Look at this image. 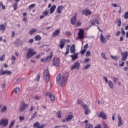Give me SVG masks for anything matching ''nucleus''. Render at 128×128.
Listing matches in <instances>:
<instances>
[{"mask_svg":"<svg viewBox=\"0 0 128 128\" xmlns=\"http://www.w3.org/2000/svg\"><path fill=\"white\" fill-rule=\"evenodd\" d=\"M68 78V76L66 73L64 74L62 76V77L60 74H58V75H57L56 78V84H60V82L61 86H64L66 84Z\"/></svg>","mask_w":128,"mask_h":128,"instance_id":"1","label":"nucleus"},{"mask_svg":"<svg viewBox=\"0 0 128 128\" xmlns=\"http://www.w3.org/2000/svg\"><path fill=\"white\" fill-rule=\"evenodd\" d=\"M50 71H48V69L45 70L43 74V76L46 82H50Z\"/></svg>","mask_w":128,"mask_h":128,"instance_id":"2","label":"nucleus"},{"mask_svg":"<svg viewBox=\"0 0 128 128\" xmlns=\"http://www.w3.org/2000/svg\"><path fill=\"white\" fill-rule=\"evenodd\" d=\"M37 52L34 50L32 48H28V51L26 54V58H30L32 56H34V54H36Z\"/></svg>","mask_w":128,"mask_h":128,"instance_id":"3","label":"nucleus"},{"mask_svg":"<svg viewBox=\"0 0 128 128\" xmlns=\"http://www.w3.org/2000/svg\"><path fill=\"white\" fill-rule=\"evenodd\" d=\"M28 106H30L28 104H26L24 102H23L20 106L19 110L20 112H24V110H26V108H28Z\"/></svg>","mask_w":128,"mask_h":128,"instance_id":"4","label":"nucleus"},{"mask_svg":"<svg viewBox=\"0 0 128 128\" xmlns=\"http://www.w3.org/2000/svg\"><path fill=\"white\" fill-rule=\"evenodd\" d=\"M53 54L54 52H51L49 56H47L46 58H42L41 59V62H50V60H52V56H54Z\"/></svg>","mask_w":128,"mask_h":128,"instance_id":"5","label":"nucleus"},{"mask_svg":"<svg viewBox=\"0 0 128 128\" xmlns=\"http://www.w3.org/2000/svg\"><path fill=\"white\" fill-rule=\"evenodd\" d=\"M78 38L80 40H82L84 38V30L82 29H80L78 33Z\"/></svg>","mask_w":128,"mask_h":128,"instance_id":"6","label":"nucleus"},{"mask_svg":"<svg viewBox=\"0 0 128 128\" xmlns=\"http://www.w3.org/2000/svg\"><path fill=\"white\" fill-rule=\"evenodd\" d=\"M12 72L10 70H4L2 69H1L0 70V76H4V74H8L10 76V74H12Z\"/></svg>","mask_w":128,"mask_h":128,"instance_id":"7","label":"nucleus"},{"mask_svg":"<svg viewBox=\"0 0 128 128\" xmlns=\"http://www.w3.org/2000/svg\"><path fill=\"white\" fill-rule=\"evenodd\" d=\"M80 62H76L74 63V66H72L70 67L71 70H72L76 68V70H80Z\"/></svg>","mask_w":128,"mask_h":128,"instance_id":"8","label":"nucleus"},{"mask_svg":"<svg viewBox=\"0 0 128 128\" xmlns=\"http://www.w3.org/2000/svg\"><path fill=\"white\" fill-rule=\"evenodd\" d=\"M8 124V119H2L0 121V126H6Z\"/></svg>","mask_w":128,"mask_h":128,"instance_id":"9","label":"nucleus"},{"mask_svg":"<svg viewBox=\"0 0 128 128\" xmlns=\"http://www.w3.org/2000/svg\"><path fill=\"white\" fill-rule=\"evenodd\" d=\"M46 96H49L51 102H54L56 100V96L54 94L48 92L46 94Z\"/></svg>","mask_w":128,"mask_h":128,"instance_id":"10","label":"nucleus"},{"mask_svg":"<svg viewBox=\"0 0 128 128\" xmlns=\"http://www.w3.org/2000/svg\"><path fill=\"white\" fill-rule=\"evenodd\" d=\"M45 126H46V124L40 125V122H36L33 125V127L36 128H44Z\"/></svg>","mask_w":128,"mask_h":128,"instance_id":"11","label":"nucleus"},{"mask_svg":"<svg viewBox=\"0 0 128 128\" xmlns=\"http://www.w3.org/2000/svg\"><path fill=\"white\" fill-rule=\"evenodd\" d=\"M60 64V59L56 58H55L53 60V64L55 66H59Z\"/></svg>","mask_w":128,"mask_h":128,"instance_id":"12","label":"nucleus"},{"mask_svg":"<svg viewBox=\"0 0 128 128\" xmlns=\"http://www.w3.org/2000/svg\"><path fill=\"white\" fill-rule=\"evenodd\" d=\"M66 39L64 38H62V39L60 42V45L59 46L60 48H61V50H62V48H64V45L66 44Z\"/></svg>","mask_w":128,"mask_h":128,"instance_id":"13","label":"nucleus"},{"mask_svg":"<svg viewBox=\"0 0 128 128\" xmlns=\"http://www.w3.org/2000/svg\"><path fill=\"white\" fill-rule=\"evenodd\" d=\"M73 118H74V114H69L67 116V118H66L63 120L62 122H70V120H72Z\"/></svg>","mask_w":128,"mask_h":128,"instance_id":"14","label":"nucleus"},{"mask_svg":"<svg viewBox=\"0 0 128 128\" xmlns=\"http://www.w3.org/2000/svg\"><path fill=\"white\" fill-rule=\"evenodd\" d=\"M88 48V44H86L84 46V48L80 50V54L84 55V54H86V52Z\"/></svg>","mask_w":128,"mask_h":128,"instance_id":"15","label":"nucleus"},{"mask_svg":"<svg viewBox=\"0 0 128 128\" xmlns=\"http://www.w3.org/2000/svg\"><path fill=\"white\" fill-rule=\"evenodd\" d=\"M50 12H48V10H45L42 12V15H40V20H42V18H44L45 16H48V14Z\"/></svg>","mask_w":128,"mask_h":128,"instance_id":"16","label":"nucleus"},{"mask_svg":"<svg viewBox=\"0 0 128 128\" xmlns=\"http://www.w3.org/2000/svg\"><path fill=\"white\" fill-rule=\"evenodd\" d=\"M91 24H92V26H96V24H100V20L98 18H94L92 20H91Z\"/></svg>","mask_w":128,"mask_h":128,"instance_id":"17","label":"nucleus"},{"mask_svg":"<svg viewBox=\"0 0 128 128\" xmlns=\"http://www.w3.org/2000/svg\"><path fill=\"white\" fill-rule=\"evenodd\" d=\"M83 108L84 110H85L84 112V114H86V116H88V112H90V110H88V107L86 104H84V106H83Z\"/></svg>","mask_w":128,"mask_h":128,"instance_id":"18","label":"nucleus"},{"mask_svg":"<svg viewBox=\"0 0 128 128\" xmlns=\"http://www.w3.org/2000/svg\"><path fill=\"white\" fill-rule=\"evenodd\" d=\"M98 118H101L103 120H106V116L104 112H100V114H98Z\"/></svg>","mask_w":128,"mask_h":128,"instance_id":"19","label":"nucleus"},{"mask_svg":"<svg viewBox=\"0 0 128 128\" xmlns=\"http://www.w3.org/2000/svg\"><path fill=\"white\" fill-rule=\"evenodd\" d=\"M90 14H92V12L88 10H84L82 12V16H90Z\"/></svg>","mask_w":128,"mask_h":128,"instance_id":"20","label":"nucleus"},{"mask_svg":"<svg viewBox=\"0 0 128 128\" xmlns=\"http://www.w3.org/2000/svg\"><path fill=\"white\" fill-rule=\"evenodd\" d=\"M121 54L122 56V60H126L128 56V52H122Z\"/></svg>","mask_w":128,"mask_h":128,"instance_id":"21","label":"nucleus"},{"mask_svg":"<svg viewBox=\"0 0 128 128\" xmlns=\"http://www.w3.org/2000/svg\"><path fill=\"white\" fill-rule=\"evenodd\" d=\"M76 23V16H72L71 18L70 24H72L73 26H74Z\"/></svg>","mask_w":128,"mask_h":128,"instance_id":"22","label":"nucleus"},{"mask_svg":"<svg viewBox=\"0 0 128 128\" xmlns=\"http://www.w3.org/2000/svg\"><path fill=\"white\" fill-rule=\"evenodd\" d=\"M56 5L52 6L50 8V14H54V10H56Z\"/></svg>","mask_w":128,"mask_h":128,"instance_id":"23","label":"nucleus"},{"mask_svg":"<svg viewBox=\"0 0 128 128\" xmlns=\"http://www.w3.org/2000/svg\"><path fill=\"white\" fill-rule=\"evenodd\" d=\"M118 126H122V117L120 116V115L118 116Z\"/></svg>","mask_w":128,"mask_h":128,"instance_id":"24","label":"nucleus"},{"mask_svg":"<svg viewBox=\"0 0 128 128\" xmlns=\"http://www.w3.org/2000/svg\"><path fill=\"white\" fill-rule=\"evenodd\" d=\"M70 53L74 54H76V48L74 45H72L70 48Z\"/></svg>","mask_w":128,"mask_h":128,"instance_id":"25","label":"nucleus"},{"mask_svg":"<svg viewBox=\"0 0 128 128\" xmlns=\"http://www.w3.org/2000/svg\"><path fill=\"white\" fill-rule=\"evenodd\" d=\"M62 10H64V6H58V8H57L58 14H60L62 12Z\"/></svg>","mask_w":128,"mask_h":128,"instance_id":"26","label":"nucleus"},{"mask_svg":"<svg viewBox=\"0 0 128 128\" xmlns=\"http://www.w3.org/2000/svg\"><path fill=\"white\" fill-rule=\"evenodd\" d=\"M78 54L76 53L74 55H70V58H72V60H76L78 58Z\"/></svg>","mask_w":128,"mask_h":128,"instance_id":"27","label":"nucleus"},{"mask_svg":"<svg viewBox=\"0 0 128 128\" xmlns=\"http://www.w3.org/2000/svg\"><path fill=\"white\" fill-rule=\"evenodd\" d=\"M60 31L59 29L55 30L53 34V36H58V34H60Z\"/></svg>","mask_w":128,"mask_h":128,"instance_id":"28","label":"nucleus"},{"mask_svg":"<svg viewBox=\"0 0 128 128\" xmlns=\"http://www.w3.org/2000/svg\"><path fill=\"white\" fill-rule=\"evenodd\" d=\"M100 41L102 42V44H106V38L102 34H100Z\"/></svg>","mask_w":128,"mask_h":128,"instance_id":"29","label":"nucleus"},{"mask_svg":"<svg viewBox=\"0 0 128 128\" xmlns=\"http://www.w3.org/2000/svg\"><path fill=\"white\" fill-rule=\"evenodd\" d=\"M77 104L80 106H84V100H82L81 99L77 100Z\"/></svg>","mask_w":128,"mask_h":128,"instance_id":"30","label":"nucleus"},{"mask_svg":"<svg viewBox=\"0 0 128 128\" xmlns=\"http://www.w3.org/2000/svg\"><path fill=\"white\" fill-rule=\"evenodd\" d=\"M42 37L40 36V35H36L34 37V40L36 42H40V40H41Z\"/></svg>","mask_w":128,"mask_h":128,"instance_id":"31","label":"nucleus"},{"mask_svg":"<svg viewBox=\"0 0 128 128\" xmlns=\"http://www.w3.org/2000/svg\"><path fill=\"white\" fill-rule=\"evenodd\" d=\"M70 46L68 44L67 48H66V52H65L64 56H68L70 54Z\"/></svg>","mask_w":128,"mask_h":128,"instance_id":"32","label":"nucleus"},{"mask_svg":"<svg viewBox=\"0 0 128 128\" xmlns=\"http://www.w3.org/2000/svg\"><path fill=\"white\" fill-rule=\"evenodd\" d=\"M34 32H36V29L32 28L29 32V34L32 36V34H34Z\"/></svg>","mask_w":128,"mask_h":128,"instance_id":"33","label":"nucleus"},{"mask_svg":"<svg viewBox=\"0 0 128 128\" xmlns=\"http://www.w3.org/2000/svg\"><path fill=\"white\" fill-rule=\"evenodd\" d=\"M108 86L110 88H114V83L112 82V81L109 80L108 82Z\"/></svg>","mask_w":128,"mask_h":128,"instance_id":"34","label":"nucleus"},{"mask_svg":"<svg viewBox=\"0 0 128 128\" xmlns=\"http://www.w3.org/2000/svg\"><path fill=\"white\" fill-rule=\"evenodd\" d=\"M0 30L4 32V30H6V26L4 24H2L0 25Z\"/></svg>","mask_w":128,"mask_h":128,"instance_id":"35","label":"nucleus"},{"mask_svg":"<svg viewBox=\"0 0 128 128\" xmlns=\"http://www.w3.org/2000/svg\"><path fill=\"white\" fill-rule=\"evenodd\" d=\"M8 110V108H6V106H4L0 110V112H6Z\"/></svg>","mask_w":128,"mask_h":128,"instance_id":"36","label":"nucleus"},{"mask_svg":"<svg viewBox=\"0 0 128 128\" xmlns=\"http://www.w3.org/2000/svg\"><path fill=\"white\" fill-rule=\"evenodd\" d=\"M36 116H38V112H36L34 113L32 115L30 120H32L34 118H36Z\"/></svg>","mask_w":128,"mask_h":128,"instance_id":"37","label":"nucleus"},{"mask_svg":"<svg viewBox=\"0 0 128 128\" xmlns=\"http://www.w3.org/2000/svg\"><path fill=\"white\" fill-rule=\"evenodd\" d=\"M6 60V54H3L2 56L0 58V62H4Z\"/></svg>","mask_w":128,"mask_h":128,"instance_id":"38","label":"nucleus"},{"mask_svg":"<svg viewBox=\"0 0 128 128\" xmlns=\"http://www.w3.org/2000/svg\"><path fill=\"white\" fill-rule=\"evenodd\" d=\"M34 6H36V4H32L28 6V10H32V8H34Z\"/></svg>","mask_w":128,"mask_h":128,"instance_id":"39","label":"nucleus"},{"mask_svg":"<svg viewBox=\"0 0 128 128\" xmlns=\"http://www.w3.org/2000/svg\"><path fill=\"white\" fill-rule=\"evenodd\" d=\"M12 8H14V10H16V8H18V4L17 3H14L12 5Z\"/></svg>","mask_w":128,"mask_h":128,"instance_id":"40","label":"nucleus"},{"mask_svg":"<svg viewBox=\"0 0 128 128\" xmlns=\"http://www.w3.org/2000/svg\"><path fill=\"white\" fill-rule=\"evenodd\" d=\"M14 120H13L9 125V128H12V126H14Z\"/></svg>","mask_w":128,"mask_h":128,"instance_id":"41","label":"nucleus"},{"mask_svg":"<svg viewBox=\"0 0 128 128\" xmlns=\"http://www.w3.org/2000/svg\"><path fill=\"white\" fill-rule=\"evenodd\" d=\"M20 88H14V92L16 94L20 92Z\"/></svg>","mask_w":128,"mask_h":128,"instance_id":"42","label":"nucleus"},{"mask_svg":"<svg viewBox=\"0 0 128 128\" xmlns=\"http://www.w3.org/2000/svg\"><path fill=\"white\" fill-rule=\"evenodd\" d=\"M56 114L59 118H62V114L60 113V111H58L56 113Z\"/></svg>","mask_w":128,"mask_h":128,"instance_id":"43","label":"nucleus"},{"mask_svg":"<svg viewBox=\"0 0 128 128\" xmlns=\"http://www.w3.org/2000/svg\"><path fill=\"white\" fill-rule=\"evenodd\" d=\"M124 18L126 20H128V12H126L125 13H124Z\"/></svg>","mask_w":128,"mask_h":128,"instance_id":"44","label":"nucleus"},{"mask_svg":"<svg viewBox=\"0 0 128 128\" xmlns=\"http://www.w3.org/2000/svg\"><path fill=\"white\" fill-rule=\"evenodd\" d=\"M122 34L123 36H126V32H124V28H122Z\"/></svg>","mask_w":128,"mask_h":128,"instance_id":"45","label":"nucleus"},{"mask_svg":"<svg viewBox=\"0 0 128 128\" xmlns=\"http://www.w3.org/2000/svg\"><path fill=\"white\" fill-rule=\"evenodd\" d=\"M117 24H118V26H120L122 24V20H120V18L118 20V22Z\"/></svg>","mask_w":128,"mask_h":128,"instance_id":"46","label":"nucleus"},{"mask_svg":"<svg viewBox=\"0 0 128 128\" xmlns=\"http://www.w3.org/2000/svg\"><path fill=\"white\" fill-rule=\"evenodd\" d=\"M90 64H88V65L84 66V70H88V68H90Z\"/></svg>","mask_w":128,"mask_h":128,"instance_id":"47","label":"nucleus"},{"mask_svg":"<svg viewBox=\"0 0 128 128\" xmlns=\"http://www.w3.org/2000/svg\"><path fill=\"white\" fill-rule=\"evenodd\" d=\"M113 82H114V84H116V82H118V78H116V77H114L113 78Z\"/></svg>","mask_w":128,"mask_h":128,"instance_id":"48","label":"nucleus"},{"mask_svg":"<svg viewBox=\"0 0 128 128\" xmlns=\"http://www.w3.org/2000/svg\"><path fill=\"white\" fill-rule=\"evenodd\" d=\"M110 58H112V60H118V57L116 56H114L111 55Z\"/></svg>","mask_w":128,"mask_h":128,"instance_id":"49","label":"nucleus"},{"mask_svg":"<svg viewBox=\"0 0 128 128\" xmlns=\"http://www.w3.org/2000/svg\"><path fill=\"white\" fill-rule=\"evenodd\" d=\"M103 78H104V80H105L106 84L108 83V78L106 76H104Z\"/></svg>","mask_w":128,"mask_h":128,"instance_id":"50","label":"nucleus"},{"mask_svg":"<svg viewBox=\"0 0 128 128\" xmlns=\"http://www.w3.org/2000/svg\"><path fill=\"white\" fill-rule=\"evenodd\" d=\"M19 119L20 122H22V120H24V117L22 116H20L19 117Z\"/></svg>","mask_w":128,"mask_h":128,"instance_id":"51","label":"nucleus"},{"mask_svg":"<svg viewBox=\"0 0 128 128\" xmlns=\"http://www.w3.org/2000/svg\"><path fill=\"white\" fill-rule=\"evenodd\" d=\"M93 128V126L90 124H88L86 126V128Z\"/></svg>","mask_w":128,"mask_h":128,"instance_id":"52","label":"nucleus"},{"mask_svg":"<svg viewBox=\"0 0 128 128\" xmlns=\"http://www.w3.org/2000/svg\"><path fill=\"white\" fill-rule=\"evenodd\" d=\"M86 56H90V50H88L86 52Z\"/></svg>","mask_w":128,"mask_h":128,"instance_id":"53","label":"nucleus"},{"mask_svg":"<svg viewBox=\"0 0 128 128\" xmlns=\"http://www.w3.org/2000/svg\"><path fill=\"white\" fill-rule=\"evenodd\" d=\"M38 82H40V73H38L37 75Z\"/></svg>","mask_w":128,"mask_h":128,"instance_id":"54","label":"nucleus"},{"mask_svg":"<svg viewBox=\"0 0 128 128\" xmlns=\"http://www.w3.org/2000/svg\"><path fill=\"white\" fill-rule=\"evenodd\" d=\"M66 36H70V31H66Z\"/></svg>","mask_w":128,"mask_h":128,"instance_id":"55","label":"nucleus"},{"mask_svg":"<svg viewBox=\"0 0 128 128\" xmlns=\"http://www.w3.org/2000/svg\"><path fill=\"white\" fill-rule=\"evenodd\" d=\"M101 56L102 58H104V60H106V54L104 53H102L101 54Z\"/></svg>","mask_w":128,"mask_h":128,"instance_id":"56","label":"nucleus"},{"mask_svg":"<svg viewBox=\"0 0 128 128\" xmlns=\"http://www.w3.org/2000/svg\"><path fill=\"white\" fill-rule=\"evenodd\" d=\"M34 98H35V100H40V96H38L36 95L34 96Z\"/></svg>","mask_w":128,"mask_h":128,"instance_id":"57","label":"nucleus"},{"mask_svg":"<svg viewBox=\"0 0 128 128\" xmlns=\"http://www.w3.org/2000/svg\"><path fill=\"white\" fill-rule=\"evenodd\" d=\"M120 34V31H117L116 34V36H118Z\"/></svg>","mask_w":128,"mask_h":128,"instance_id":"58","label":"nucleus"},{"mask_svg":"<svg viewBox=\"0 0 128 128\" xmlns=\"http://www.w3.org/2000/svg\"><path fill=\"white\" fill-rule=\"evenodd\" d=\"M82 23L80 22V20H78L77 22L78 26H80Z\"/></svg>","mask_w":128,"mask_h":128,"instance_id":"59","label":"nucleus"},{"mask_svg":"<svg viewBox=\"0 0 128 128\" xmlns=\"http://www.w3.org/2000/svg\"><path fill=\"white\" fill-rule=\"evenodd\" d=\"M112 6L113 8H118V4H112Z\"/></svg>","mask_w":128,"mask_h":128,"instance_id":"60","label":"nucleus"},{"mask_svg":"<svg viewBox=\"0 0 128 128\" xmlns=\"http://www.w3.org/2000/svg\"><path fill=\"white\" fill-rule=\"evenodd\" d=\"M94 128H102V125L98 124V125H96Z\"/></svg>","mask_w":128,"mask_h":128,"instance_id":"61","label":"nucleus"},{"mask_svg":"<svg viewBox=\"0 0 128 128\" xmlns=\"http://www.w3.org/2000/svg\"><path fill=\"white\" fill-rule=\"evenodd\" d=\"M34 110V106H31L30 108V112H32Z\"/></svg>","mask_w":128,"mask_h":128,"instance_id":"62","label":"nucleus"},{"mask_svg":"<svg viewBox=\"0 0 128 128\" xmlns=\"http://www.w3.org/2000/svg\"><path fill=\"white\" fill-rule=\"evenodd\" d=\"M90 58H85L84 60V62H90Z\"/></svg>","mask_w":128,"mask_h":128,"instance_id":"63","label":"nucleus"},{"mask_svg":"<svg viewBox=\"0 0 128 128\" xmlns=\"http://www.w3.org/2000/svg\"><path fill=\"white\" fill-rule=\"evenodd\" d=\"M12 60H16V56H12Z\"/></svg>","mask_w":128,"mask_h":128,"instance_id":"64","label":"nucleus"}]
</instances>
